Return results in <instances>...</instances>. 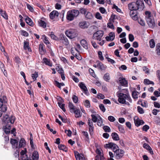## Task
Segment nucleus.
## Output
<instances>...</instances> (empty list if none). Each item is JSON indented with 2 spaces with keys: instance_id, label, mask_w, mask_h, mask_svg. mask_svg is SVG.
<instances>
[{
  "instance_id": "nucleus-1",
  "label": "nucleus",
  "mask_w": 160,
  "mask_h": 160,
  "mask_svg": "<svg viewBox=\"0 0 160 160\" xmlns=\"http://www.w3.org/2000/svg\"><path fill=\"white\" fill-rule=\"evenodd\" d=\"M117 95L118 98V101L120 103L129 106L130 105L129 102H127L126 100L128 101L129 102H132V99L128 93L125 94L118 92H117Z\"/></svg>"
},
{
  "instance_id": "nucleus-2",
  "label": "nucleus",
  "mask_w": 160,
  "mask_h": 160,
  "mask_svg": "<svg viewBox=\"0 0 160 160\" xmlns=\"http://www.w3.org/2000/svg\"><path fill=\"white\" fill-rule=\"evenodd\" d=\"M79 14V11L76 9H72L68 11L67 13L66 18L69 21H72L77 18Z\"/></svg>"
},
{
  "instance_id": "nucleus-3",
  "label": "nucleus",
  "mask_w": 160,
  "mask_h": 160,
  "mask_svg": "<svg viewBox=\"0 0 160 160\" xmlns=\"http://www.w3.org/2000/svg\"><path fill=\"white\" fill-rule=\"evenodd\" d=\"M145 14L147 24L150 27L152 28H154L155 26L154 20L153 17L151 15V12L148 11H146L145 12Z\"/></svg>"
},
{
  "instance_id": "nucleus-4",
  "label": "nucleus",
  "mask_w": 160,
  "mask_h": 160,
  "mask_svg": "<svg viewBox=\"0 0 160 160\" xmlns=\"http://www.w3.org/2000/svg\"><path fill=\"white\" fill-rule=\"evenodd\" d=\"M15 117L12 116L11 117H9L8 115L6 114L3 116L2 118V121L3 122L6 124V125L10 124L9 123L13 124L14 122Z\"/></svg>"
},
{
  "instance_id": "nucleus-5",
  "label": "nucleus",
  "mask_w": 160,
  "mask_h": 160,
  "mask_svg": "<svg viewBox=\"0 0 160 160\" xmlns=\"http://www.w3.org/2000/svg\"><path fill=\"white\" fill-rule=\"evenodd\" d=\"M104 35V32L102 31H98L94 33L92 36L93 39L97 40V41H100Z\"/></svg>"
},
{
  "instance_id": "nucleus-6",
  "label": "nucleus",
  "mask_w": 160,
  "mask_h": 160,
  "mask_svg": "<svg viewBox=\"0 0 160 160\" xmlns=\"http://www.w3.org/2000/svg\"><path fill=\"white\" fill-rule=\"evenodd\" d=\"M124 152L123 150L119 149L115 150L114 155L117 159H119L123 156Z\"/></svg>"
},
{
  "instance_id": "nucleus-7",
  "label": "nucleus",
  "mask_w": 160,
  "mask_h": 160,
  "mask_svg": "<svg viewBox=\"0 0 160 160\" xmlns=\"http://www.w3.org/2000/svg\"><path fill=\"white\" fill-rule=\"evenodd\" d=\"M79 86L86 95H88L89 94L88 88L83 82H81L79 85Z\"/></svg>"
},
{
  "instance_id": "nucleus-8",
  "label": "nucleus",
  "mask_w": 160,
  "mask_h": 160,
  "mask_svg": "<svg viewBox=\"0 0 160 160\" xmlns=\"http://www.w3.org/2000/svg\"><path fill=\"white\" fill-rule=\"evenodd\" d=\"M137 10H131L130 11V16L134 20L136 21L138 19V12Z\"/></svg>"
},
{
  "instance_id": "nucleus-9",
  "label": "nucleus",
  "mask_w": 160,
  "mask_h": 160,
  "mask_svg": "<svg viewBox=\"0 0 160 160\" xmlns=\"http://www.w3.org/2000/svg\"><path fill=\"white\" fill-rule=\"evenodd\" d=\"M3 101L1 98H0V117L2 114L3 112H5L7 110V107L5 106H3Z\"/></svg>"
},
{
  "instance_id": "nucleus-10",
  "label": "nucleus",
  "mask_w": 160,
  "mask_h": 160,
  "mask_svg": "<svg viewBox=\"0 0 160 160\" xmlns=\"http://www.w3.org/2000/svg\"><path fill=\"white\" fill-rule=\"evenodd\" d=\"M128 8L130 11L138 10L139 9V8L138 7V5H136V4L135 3V2H132V3H129L128 4Z\"/></svg>"
},
{
  "instance_id": "nucleus-11",
  "label": "nucleus",
  "mask_w": 160,
  "mask_h": 160,
  "mask_svg": "<svg viewBox=\"0 0 160 160\" xmlns=\"http://www.w3.org/2000/svg\"><path fill=\"white\" fill-rule=\"evenodd\" d=\"M88 123L89 126V131L90 134L92 135L93 134V131L94 129V127L93 123L91 121L90 119H89L88 120Z\"/></svg>"
},
{
  "instance_id": "nucleus-12",
  "label": "nucleus",
  "mask_w": 160,
  "mask_h": 160,
  "mask_svg": "<svg viewBox=\"0 0 160 160\" xmlns=\"http://www.w3.org/2000/svg\"><path fill=\"white\" fill-rule=\"evenodd\" d=\"M75 155L77 160H85L84 155L82 153L79 154L78 152H74Z\"/></svg>"
},
{
  "instance_id": "nucleus-13",
  "label": "nucleus",
  "mask_w": 160,
  "mask_h": 160,
  "mask_svg": "<svg viewBox=\"0 0 160 160\" xmlns=\"http://www.w3.org/2000/svg\"><path fill=\"white\" fill-rule=\"evenodd\" d=\"M115 37V34L113 32H110L109 34V36L106 37V40L108 41H112L114 40Z\"/></svg>"
},
{
  "instance_id": "nucleus-14",
  "label": "nucleus",
  "mask_w": 160,
  "mask_h": 160,
  "mask_svg": "<svg viewBox=\"0 0 160 160\" xmlns=\"http://www.w3.org/2000/svg\"><path fill=\"white\" fill-rule=\"evenodd\" d=\"M59 13L58 12L55 10H53L49 14V18L51 19H53L56 17L58 16Z\"/></svg>"
},
{
  "instance_id": "nucleus-15",
  "label": "nucleus",
  "mask_w": 160,
  "mask_h": 160,
  "mask_svg": "<svg viewBox=\"0 0 160 160\" xmlns=\"http://www.w3.org/2000/svg\"><path fill=\"white\" fill-rule=\"evenodd\" d=\"M118 81L121 85L123 86H127L128 84V82L123 77H120L118 79Z\"/></svg>"
},
{
  "instance_id": "nucleus-16",
  "label": "nucleus",
  "mask_w": 160,
  "mask_h": 160,
  "mask_svg": "<svg viewBox=\"0 0 160 160\" xmlns=\"http://www.w3.org/2000/svg\"><path fill=\"white\" fill-rule=\"evenodd\" d=\"M42 62V63L45 64L46 65L50 67H51L52 66V63L51 62L50 59L45 58H43Z\"/></svg>"
},
{
  "instance_id": "nucleus-17",
  "label": "nucleus",
  "mask_w": 160,
  "mask_h": 160,
  "mask_svg": "<svg viewBox=\"0 0 160 160\" xmlns=\"http://www.w3.org/2000/svg\"><path fill=\"white\" fill-rule=\"evenodd\" d=\"M11 128V124L6 125V126L3 127V129L6 134H8L10 133Z\"/></svg>"
},
{
  "instance_id": "nucleus-18",
  "label": "nucleus",
  "mask_w": 160,
  "mask_h": 160,
  "mask_svg": "<svg viewBox=\"0 0 160 160\" xmlns=\"http://www.w3.org/2000/svg\"><path fill=\"white\" fill-rule=\"evenodd\" d=\"M72 112L75 113V117L76 118H79L82 116V113L79 109L76 108Z\"/></svg>"
},
{
  "instance_id": "nucleus-19",
  "label": "nucleus",
  "mask_w": 160,
  "mask_h": 160,
  "mask_svg": "<svg viewBox=\"0 0 160 160\" xmlns=\"http://www.w3.org/2000/svg\"><path fill=\"white\" fill-rule=\"evenodd\" d=\"M60 41L61 42L65 45H68L69 44L68 39L65 36L62 35V36L61 37Z\"/></svg>"
},
{
  "instance_id": "nucleus-20",
  "label": "nucleus",
  "mask_w": 160,
  "mask_h": 160,
  "mask_svg": "<svg viewBox=\"0 0 160 160\" xmlns=\"http://www.w3.org/2000/svg\"><path fill=\"white\" fill-rule=\"evenodd\" d=\"M10 142L13 148H18V142L17 140L11 139Z\"/></svg>"
},
{
  "instance_id": "nucleus-21",
  "label": "nucleus",
  "mask_w": 160,
  "mask_h": 160,
  "mask_svg": "<svg viewBox=\"0 0 160 160\" xmlns=\"http://www.w3.org/2000/svg\"><path fill=\"white\" fill-rule=\"evenodd\" d=\"M107 68V66L106 65H104L102 62L98 61V68L102 70H104L106 69Z\"/></svg>"
},
{
  "instance_id": "nucleus-22",
  "label": "nucleus",
  "mask_w": 160,
  "mask_h": 160,
  "mask_svg": "<svg viewBox=\"0 0 160 160\" xmlns=\"http://www.w3.org/2000/svg\"><path fill=\"white\" fill-rule=\"evenodd\" d=\"M139 94V92L136 90L135 88H134V90L132 91V94L133 98L134 99H138Z\"/></svg>"
},
{
  "instance_id": "nucleus-23",
  "label": "nucleus",
  "mask_w": 160,
  "mask_h": 160,
  "mask_svg": "<svg viewBox=\"0 0 160 160\" xmlns=\"http://www.w3.org/2000/svg\"><path fill=\"white\" fill-rule=\"evenodd\" d=\"M79 26L82 28H87L88 26L86 22L84 21L80 22L79 23Z\"/></svg>"
},
{
  "instance_id": "nucleus-24",
  "label": "nucleus",
  "mask_w": 160,
  "mask_h": 160,
  "mask_svg": "<svg viewBox=\"0 0 160 160\" xmlns=\"http://www.w3.org/2000/svg\"><path fill=\"white\" fill-rule=\"evenodd\" d=\"M38 25L39 26L43 28L46 27L47 24L44 21L41 19H39L38 21Z\"/></svg>"
},
{
  "instance_id": "nucleus-25",
  "label": "nucleus",
  "mask_w": 160,
  "mask_h": 160,
  "mask_svg": "<svg viewBox=\"0 0 160 160\" xmlns=\"http://www.w3.org/2000/svg\"><path fill=\"white\" fill-rule=\"evenodd\" d=\"M24 48L25 50H28V51L31 52L32 50L29 47V43L26 41L24 42Z\"/></svg>"
},
{
  "instance_id": "nucleus-26",
  "label": "nucleus",
  "mask_w": 160,
  "mask_h": 160,
  "mask_svg": "<svg viewBox=\"0 0 160 160\" xmlns=\"http://www.w3.org/2000/svg\"><path fill=\"white\" fill-rule=\"evenodd\" d=\"M32 158L33 160H38L39 158L38 152L36 151H34L32 153Z\"/></svg>"
},
{
  "instance_id": "nucleus-27",
  "label": "nucleus",
  "mask_w": 160,
  "mask_h": 160,
  "mask_svg": "<svg viewBox=\"0 0 160 160\" xmlns=\"http://www.w3.org/2000/svg\"><path fill=\"white\" fill-rule=\"evenodd\" d=\"M25 21L27 24L31 26H33L34 25V23L32 21V19L28 17H27L25 19Z\"/></svg>"
},
{
  "instance_id": "nucleus-28",
  "label": "nucleus",
  "mask_w": 160,
  "mask_h": 160,
  "mask_svg": "<svg viewBox=\"0 0 160 160\" xmlns=\"http://www.w3.org/2000/svg\"><path fill=\"white\" fill-rule=\"evenodd\" d=\"M116 126L118 128L119 131L122 133L125 132V131L123 126L117 122Z\"/></svg>"
},
{
  "instance_id": "nucleus-29",
  "label": "nucleus",
  "mask_w": 160,
  "mask_h": 160,
  "mask_svg": "<svg viewBox=\"0 0 160 160\" xmlns=\"http://www.w3.org/2000/svg\"><path fill=\"white\" fill-rule=\"evenodd\" d=\"M80 43L82 46L85 49H88V43L87 41L84 39L82 40Z\"/></svg>"
},
{
  "instance_id": "nucleus-30",
  "label": "nucleus",
  "mask_w": 160,
  "mask_h": 160,
  "mask_svg": "<svg viewBox=\"0 0 160 160\" xmlns=\"http://www.w3.org/2000/svg\"><path fill=\"white\" fill-rule=\"evenodd\" d=\"M134 122L135 125L137 127L140 125H143L144 123V122L143 120L140 119H137Z\"/></svg>"
},
{
  "instance_id": "nucleus-31",
  "label": "nucleus",
  "mask_w": 160,
  "mask_h": 160,
  "mask_svg": "<svg viewBox=\"0 0 160 160\" xmlns=\"http://www.w3.org/2000/svg\"><path fill=\"white\" fill-rule=\"evenodd\" d=\"M30 144L31 145V147L32 149H34L35 148V146H34L33 144V137L32 134L31 133L30 134Z\"/></svg>"
},
{
  "instance_id": "nucleus-32",
  "label": "nucleus",
  "mask_w": 160,
  "mask_h": 160,
  "mask_svg": "<svg viewBox=\"0 0 160 160\" xmlns=\"http://www.w3.org/2000/svg\"><path fill=\"white\" fill-rule=\"evenodd\" d=\"M68 104V106L69 108L70 112L72 113L73 111H74V110L76 109V108H75L72 102H69Z\"/></svg>"
},
{
  "instance_id": "nucleus-33",
  "label": "nucleus",
  "mask_w": 160,
  "mask_h": 160,
  "mask_svg": "<svg viewBox=\"0 0 160 160\" xmlns=\"http://www.w3.org/2000/svg\"><path fill=\"white\" fill-rule=\"evenodd\" d=\"M111 136L112 139L114 140L118 141L119 139L118 134L116 132L112 133Z\"/></svg>"
},
{
  "instance_id": "nucleus-34",
  "label": "nucleus",
  "mask_w": 160,
  "mask_h": 160,
  "mask_svg": "<svg viewBox=\"0 0 160 160\" xmlns=\"http://www.w3.org/2000/svg\"><path fill=\"white\" fill-rule=\"evenodd\" d=\"M25 145V141L24 139L21 138L20 141L19 145L18 146V148H19L24 146Z\"/></svg>"
},
{
  "instance_id": "nucleus-35",
  "label": "nucleus",
  "mask_w": 160,
  "mask_h": 160,
  "mask_svg": "<svg viewBox=\"0 0 160 160\" xmlns=\"http://www.w3.org/2000/svg\"><path fill=\"white\" fill-rule=\"evenodd\" d=\"M114 146H115V143L112 142H110L108 144H106L104 145V147L105 148L112 149Z\"/></svg>"
},
{
  "instance_id": "nucleus-36",
  "label": "nucleus",
  "mask_w": 160,
  "mask_h": 160,
  "mask_svg": "<svg viewBox=\"0 0 160 160\" xmlns=\"http://www.w3.org/2000/svg\"><path fill=\"white\" fill-rule=\"evenodd\" d=\"M103 78L104 80L107 82H109L110 79L109 74L108 73H105L103 76Z\"/></svg>"
},
{
  "instance_id": "nucleus-37",
  "label": "nucleus",
  "mask_w": 160,
  "mask_h": 160,
  "mask_svg": "<svg viewBox=\"0 0 160 160\" xmlns=\"http://www.w3.org/2000/svg\"><path fill=\"white\" fill-rule=\"evenodd\" d=\"M0 13L2 16L5 19H8V16L5 11H3L2 10H0Z\"/></svg>"
},
{
  "instance_id": "nucleus-38",
  "label": "nucleus",
  "mask_w": 160,
  "mask_h": 160,
  "mask_svg": "<svg viewBox=\"0 0 160 160\" xmlns=\"http://www.w3.org/2000/svg\"><path fill=\"white\" fill-rule=\"evenodd\" d=\"M59 149L60 150H62L65 152H67V148H66V146L63 144L59 145L58 146Z\"/></svg>"
},
{
  "instance_id": "nucleus-39",
  "label": "nucleus",
  "mask_w": 160,
  "mask_h": 160,
  "mask_svg": "<svg viewBox=\"0 0 160 160\" xmlns=\"http://www.w3.org/2000/svg\"><path fill=\"white\" fill-rule=\"evenodd\" d=\"M39 49L40 52L41 53L43 54L46 52L45 50V49H44V48L43 44H39Z\"/></svg>"
},
{
  "instance_id": "nucleus-40",
  "label": "nucleus",
  "mask_w": 160,
  "mask_h": 160,
  "mask_svg": "<svg viewBox=\"0 0 160 160\" xmlns=\"http://www.w3.org/2000/svg\"><path fill=\"white\" fill-rule=\"evenodd\" d=\"M144 83L145 84L147 85H149L150 84H152L153 85H154V83L153 82L150 81V80L148 79H145L144 80Z\"/></svg>"
},
{
  "instance_id": "nucleus-41",
  "label": "nucleus",
  "mask_w": 160,
  "mask_h": 160,
  "mask_svg": "<svg viewBox=\"0 0 160 160\" xmlns=\"http://www.w3.org/2000/svg\"><path fill=\"white\" fill-rule=\"evenodd\" d=\"M95 160H106L103 156L101 155H98L96 156Z\"/></svg>"
},
{
  "instance_id": "nucleus-42",
  "label": "nucleus",
  "mask_w": 160,
  "mask_h": 160,
  "mask_svg": "<svg viewBox=\"0 0 160 160\" xmlns=\"http://www.w3.org/2000/svg\"><path fill=\"white\" fill-rule=\"evenodd\" d=\"M98 121H97V122H98L97 124L98 126H102V123H103L102 119L101 117L99 115L98 117Z\"/></svg>"
},
{
  "instance_id": "nucleus-43",
  "label": "nucleus",
  "mask_w": 160,
  "mask_h": 160,
  "mask_svg": "<svg viewBox=\"0 0 160 160\" xmlns=\"http://www.w3.org/2000/svg\"><path fill=\"white\" fill-rule=\"evenodd\" d=\"M156 52L158 55H160V43L157 44L156 47Z\"/></svg>"
},
{
  "instance_id": "nucleus-44",
  "label": "nucleus",
  "mask_w": 160,
  "mask_h": 160,
  "mask_svg": "<svg viewBox=\"0 0 160 160\" xmlns=\"http://www.w3.org/2000/svg\"><path fill=\"white\" fill-rule=\"evenodd\" d=\"M42 38L43 39L44 42L46 44H49L50 43L49 41L48 40V38L46 37L45 35H42Z\"/></svg>"
},
{
  "instance_id": "nucleus-45",
  "label": "nucleus",
  "mask_w": 160,
  "mask_h": 160,
  "mask_svg": "<svg viewBox=\"0 0 160 160\" xmlns=\"http://www.w3.org/2000/svg\"><path fill=\"white\" fill-rule=\"evenodd\" d=\"M58 103L60 108L62 109L63 112H65L66 111V109L64 108L65 104L60 102H58Z\"/></svg>"
},
{
  "instance_id": "nucleus-46",
  "label": "nucleus",
  "mask_w": 160,
  "mask_h": 160,
  "mask_svg": "<svg viewBox=\"0 0 160 160\" xmlns=\"http://www.w3.org/2000/svg\"><path fill=\"white\" fill-rule=\"evenodd\" d=\"M149 46L151 48H153L155 46V43L153 39H151L149 41Z\"/></svg>"
},
{
  "instance_id": "nucleus-47",
  "label": "nucleus",
  "mask_w": 160,
  "mask_h": 160,
  "mask_svg": "<svg viewBox=\"0 0 160 160\" xmlns=\"http://www.w3.org/2000/svg\"><path fill=\"white\" fill-rule=\"evenodd\" d=\"M103 128L105 132H110L111 131L110 128L107 126H104L103 127Z\"/></svg>"
},
{
  "instance_id": "nucleus-48",
  "label": "nucleus",
  "mask_w": 160,
  "mask_h": 160,
  "mask_svg": "<svg viewBox=\"0 0 160 160\" xmlns=\"http://www.w3.org/2000/svg\"><path fill=\"white\" fill-rule=\"evenodd\" d=\"M92 120L94 122H96L98 119V117H97L94 114L91 115Z\"/></svg>"
},
{
  "instance_id": "nucleus-49",
  "label": "nucleus",
  "mask_w": 160,
  "mask_h": 160,
  "mask_svg": "<svg viewBox=\"0 0 160 160\" xmlns=\"http://www.w3.org/2000/svg\"><path fill=\"white\" fill-rule=\"evenodd\" d=\"M66 35L68 37L72 38V32L70 30H68L66 31L65 32Z\"/></svg>"
},
{
  "instance_id": "nucleus-50",
  "label": "nucleus",
  "mask_w": 160,
  "mask_h": 160,
  "mask_svg": "<svg viewBox=\"0 0 160 160\" xmlns=\"http://www.w3.org/2000/svg\"><path fill=\"white\" fill-rule=\"evenodd\" d=\"M82 133L84 135L85 137L86 138V140L87 141H88L89 140V138L88 133L86 131H83Z\"/></svg>"
},
{
  "instance_id": "nucleus-51",
  "label": "nucleus",
  "mask_w": 160,
  "mask_h": 160,
  "mask_svg": "<svg viewBox=\"0 0 160 160\" xmlns=\"http://www.w3.org/2000/svg\"><path fill=\"white\" fill-rule=\"evenodd\" d=\"M98 55L99 59L101 60H103L104 59V58L102 55V53L101 51H99L98 52Z\"/></svg>"
},
{
  "instance_id": "nucleus-52",
  "label": "nucleus",
  "mask_w": 160,
  "mask_h": 160,
  "mask_svg": "<svg viewBox=\"0 0 160 160\" xmlns=\"http://www.w3.org/2000/svg\"><path fill=\"white\" fill-rule=\"evenodd\" d=\"M84 104L87 108H89L90 107V102L88 100H85V102L84 103Z\"/></svg>"
},
{
  "instance_id": "nucleus-53",
  "label": "nucleus",
  "mask_w": 160,
  "mask_h": 160,
  "mask_svg": "<svg viewBox=\"0 0 160 160\" xmlns=\"http://www.w3.org/2000/svg\"><path fill=\"white\" fill-rule=\"evenodd\" d=\"M137 109L138 112L140 114L143 113L144 112L143 109L140 106H138L137 107Z\"/></svg>"
},
{
  "instance_id": "nucleus-54",
  "label": "nucleus",
  "mask_w": 160,
  "mask_h": 160,
  "mask_svg": "<svg viewBox=\"0 0 160 160\" xmlns=\"http://www.w3.org/2000/svg\"><path fill=\"white\" fill-rule=\"evenodd\" d=\"M128 38L130 41L132 42L134 39L133 35L132 34H129L128 35Z\"/></svg>"
},
{
  "instance_id": "nucleus-55",
  "label": "nucleus",
  "mask_w": 160,
  "mask_h": 160,
  "mask_svg": "<svg viewBox=\"0 0 160 160\" xmlns=\"http://www.w3.org/2000/svg\"><path fill=\"white\" fill-rule=\"evenodd\" d=\"M99 107L100 108V109L102 111V112H104L106 111V109L104 106V105L102 104H100L99 105Z\"/></svg>"
},
{
  "instance_id": "nucleus-56",
  "label": "nucleus",
  "mask_w": 160,
  "mask_h": 160,
  "mask_svg": "<svg viewBox=\"0 0 160 160\" xmlns=\"http://www.w3.org/2000/svg\"><path fill=\"white\" fill-rule=\"evenodd\" d=\"M97 98L99 99H103L105 98L104 96L102 94L99 93L97 95Z\"/></svg>"
},
{
  "instance_id": "nucleus-57",
  "label": "nucleus",
  "mask_w": 160,
  "mask_h": 160,
  "mask_svg": "<svg viewBox=\"0 0 160 160\" xmlns=\"http://www.w3.org/2000/svg\"><path fill=\"white\" fill-rule=\"evenodd\" d=\"M65 132L67 134V135L68 137H71V136L72 132L69 129L67 130H65Z\"/></svg>"
},
{
  "instance_id": "nucleus-58",
  "label": "nucleus",
  "mask_w": 160,
  "mask_h": 160,
  "mask_svg": "<svg viewBox=\"0 0 160 160\" xmlns=\"http://www.w3.org/2000/svg\"><path fill=\"white\" fill-rule=\"evenodd\" d=\"M149 128V127L148 125H145L143 127L142 129L143 131L147 132Z\"/></svg>"
},
{
  "instance_id": "nucleus-59",
  "label": "nucleus",
  "mask_w": 160,
  "mask_h": 160,
  "mask_svg": "<svg viewBox=\"0 0 160 160\" xmlns=\"http://www.w3.org/2000/svg\"><path fill=\"white\" fill-rule=\"evenodd\" d=\"M95 17L97 18L99 20H101L102 18L101 16V14L99 12H96L95 15Z\"/></svg>"
},
{
  "instance_id": "nucleus-60",
  "label": "nucleus",
  "mask_w": 160,
  "mask_h": 160,
  "mask_svg": "<svg viewBox=\"0 0 160 160\" xmlns=\"http://www.w3.org/2000/svg\"><path fill=\"white\" fill-rule=\"evenodd\" d=\"M108 120L111 122H113L116 120L115 118L113 116H108Z\"/></svg>"
},
{
  "instance_id": "nucleus-61",
  "label": "nucleus",
  "mask_w": 160,
  "mask_h": 160,
  "mask_svg": "<svg viewBox=\"0 0 160 160\" xmlns=\"http://www.w3.org/2000/svg\"><path fill=\"white\" fill-rule=\"evenodd\" d=\"M73 102L75 103H77L78 101V97L76 95H73L72 98Z\"/></svg>"
},
{
  "instance_id": "nucleus-62",
  "label": "nucleus",
  "mask_w": 160,
  "mask_h": 160,
  "mask_svg": "<svg viewBox=\"0 0 160 160\" xmlns=\"http://www.w3.org/2000/svg\"><path fill=\"white\" fill-rule=\"evenodd\" d=\"M32 77L33 79H36V78L38 77V72H35L34 73L32 74Z\"/></svg>"
},
{
  "instance_id": "nucleus-63",
  "label": "nucleus",
  "mask_w": 160,
  "mask_h": 160,
  "mask_svg": "<svg viewBox=\"0 0 160 160\" xmlns=\"http://www.w3.org/2000/svg\"><path fill=\"white\" fill-rule=\"evenodd\" d=\"M27 8L31 12H33L34 11V9L29 4H27Z\"/></svg>"
},
{
  "instance_id": "nucleus-64",
  "label": "nucleus",
  "mask_w": 160,
  "mask_h": 160,
  "mask_svg": "<svg viewBox=\"0 0 160 160\" xmlns=\"http://www.w3.org/2000/svg\"><path fill=\"white\" fill-rule=\"evenodd\" d=\"M21 158L22 160H28L30 159L27 154L21 156Z\"/></svg>"
}]
</instances>
